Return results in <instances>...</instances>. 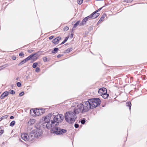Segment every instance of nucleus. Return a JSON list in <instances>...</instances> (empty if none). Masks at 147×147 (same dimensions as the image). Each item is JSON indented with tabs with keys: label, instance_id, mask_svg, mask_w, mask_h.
I'll list each match as a JSON object with an SVG mask.
<instances>
[{
	"label": "nucleus",
	"instance_id": "obj_1",
	"mask_svg": "<svg viewBox=\"0 0 147 147\" xmlns=\"http://www.w3.org/2000/svg\"><path fill=\"white\" fill-rule=\"evenodd\" d=\"M55 121L53 120H51V121H48L47 122L46 127L47 129L51 128V132L53 134H55L57 135H63L67 132V130L58 128L57 127V125L55 124Z\"/></svg>",
	"mask_w": 147,
	"mask_h": 147
},
{
	"label": "nucleus",
	"instance_id": "obj_2",
	"mask_svg": "<svg viewBox=\"0 0 147 147\" xmlns=\"http://www.w3.org/2000/svg\"><path fill=\"white\" fill-rule=\"evenodd\" d=\"M90 103L88 101L84 102L77 106V108L74 109V111L76 114L79 113H83L88 111L91 109Z\"/></svg>",
	"mask_w": 147,
	"mask_h": 147
},
{
	"label": "nucleus",
	"instance_id": "obj_3",
	"mask_svg": "<svg viewBox=\"0 0 147 147\" xmlns=\"http://www.w3.org/2000/svg\"><path fill=\"white\" fill-rule=\"evenodd\" d=\"M76 114L74 112L71 111L67 112L65 115V119L69 123H73L77 118Z\"/></svg>",
	"mask_w": 147,
	"mask_h": 147
},
{
	"label": "nucleus",
	"instance_id": "obj_4",
	"mask_svg": "<svg viewBox=\"0 0 147 147\" xmlns=\"http://www.w3.org/2000/svg\"><path fill=\"white\" fill-rule=\"evenodd\" d=\"M42 134L41 130L37 129L36 130H33L30 133V136L31 139L33 140L34 138H37L41 136Z\"/></svg>",
	"mask_w": 147,
	"mask_h": 147
},
{
	"label": "nucleus",
	"instance_id": "obj_5",
	"mask_svg": "<svg viewBox=\"0 0 147 147\" xmlns=\"http://www.w3.org/2000/svg\"><path fill=\"white\" fill-rule=\"evenodd\" d=\"M64 119L63 115L62 114L58 115L53 117L55 124L58 125L59 122H61Z\"/></svg>",
	"mask_w": 147,
	"mask_h": 147
},
{
	"label": "nucleus",
	"instance_id": "obj_6",
	"mask_svg": "<svg viewBox=\"0 0 147 147\" xmlns=\"http://www.w3.org/2000/svg\"><path fill=\"white\" fill-rule=\"evenodd\" d=\"M21 137L22 138L24 141H27L30 140H32L31 137L30 136V133L29 135L27 134H22L21 135Z\"/></svg>",
	"mask_w": 147,
	"mask_h": 147
},
{
	"label": "nucleus",
	"instance_id": "obj_7",
	"mask_svg": "<svg viewBox=\"0 0 147 147\" xmlns=\"http://www.w3.org/2000/svg\"><path fill=\"white\" fill-rule=\"evenodd\" d=\"M52 115H53L52 114L49 113L47 116L45 117L44 119V124L45 123H47V122L48 121H50V120L51 119V117H52Z\"/></svg>",
	"mask_w": 147,
	"mask_h": 147
},
{
	"label": "nucleus",
	"instance_id": "obj_8",
	"mask_svg": "<svg viewBox=\"0 0 147 147\" xmlns=\"http://www.w3.org/2000/svg\"><path fill=\"white\" fill-rule=\"evenodd\" d=\"M88 101L89 102H94L96 103L99 102L100 103H101V100H100L98 98H91L90 99H89L88 100Z\"/></svg>",
	"mask_w": 147,
	"mask_h": 147
},
{
	"label": "nucleus",
	"instance_id": "obj_9",
	"mask_svg": "<svg viewBox=\"0 0 147 147\" xmlns=\"http://www.w3.org/2000/svg\"><path fill=\"white\" fill-rule=\"evenodd\" d=\"M98 93L100 95H102L105 93H107L106 89L104 88H100L98 91Z\"/></svg>",
	"mask_w": 147,
	"mask_h": 147
},
{
	"label": "nucleus",
	"instance_id": "obj_10",
	"mask_svg": "<svg viewBox=\"0 0 147 147\" xmlns=\"http://www.w3.org/2000/svg\"><path fill=\"white\" fill-rule=\"evenodd\" d=\"M90 107L91 109H93L96 108L99 106L100 104L99 102L96 103L94 102H91V103L90 102Z\"/></svg>",
	"mask_w": 147,
	"mask_h": 147
},
{
	"label": "nucleus",
	"instance_id": "obj_11",
	"mask_svg": "<svg viewBox=\"0 0 147 147\" xmlns=\"http://www.w3.org/2000/svg\"><path fill=\"white\" fill-rule=\"evenodd\" d=\"M61 36H58L53 39L52 41V42L55 45H57L59 43V41L61 39Z\"/></svg>",
	"mask_w": 147,
	"mask_h": 147
},
{
	"label": "nucleus",
	"instance_id": "obj_12",
	"mask_svg": "<svg viewBox=\"0 0 147 147\" xmlns=\"http://www.w3.org/2000/svg\"><path fill=\"white\" fill-rule=\"evenodd\" d=\"M9 92L7 91H5L0 96V98L1 99H3L5 97L7 96L9 94Z\"/></svg>",
	"mask_w": 147,
	"mask_h": 147
},
{
	"label": "nucleus",
	"instance_id": "obj_13",
	"mask_svg": "<svg viewBox=\"0 0 147 147\" xmlns=\"http://www.w3.org/2000/svg\"><path fill=\"white\" fill-rule=\"evenodd\" d=\"M88 20L87 18L86 17L83 20H82V22L80 23V25L81 26H84V25L85 24L86 22Z\"/></svg>",
	"mask_w": 147,
	"mask_h": 147
},
{
	"label": "nucleus",
	"instance_id": "obj_14",
	"mask_svg": "<svg viewBox=\"0 0 147 147\" xmlns=\"http://www.w3.org/2000/svg\"><path fill=\"white\" fill-rule=\"evenodd\" d=\"M92 19H94L97 18L100 15V14L99 13H96V12L94 11L92 13Z\"/></svg>",
	"mask_w": 147,
	"mask_h": 147
},
{
	"label": "nucleus",
	"instance_id": "obj_15",
	"mask_svg": "<svg viewBox=\"0 0 147 147\" xmlns=\"http://www.w3.org/2000/svg\"><path fill=\"white\" fill-rule=\"evenodd\" d=\"M106 16V14H105V13H104L102 15V17L100 18V19L99 20L97 24H99L103 20L104 18Z\"/></svg>",
	"mask_w": 147,
	"mask_h": 147
},
{
	"label": "nucleus",
	"instance_id": "obj_16",
	"mask_svg": "<svg viewBox=\"0 0 147 147\" xmlns=\"http://www.w3.org/2000/svg\"><path fill=\"white\" fill-rule=\"evenodd\" d=\"M39 109V115H41L45 112V110L44 109Z\"/></svg>",
	"mask_w": 147,
	"mask_h": 147
},
{
	"label": "nucleus",
	"instance_id": "obj_17",
	"mask_svg": "<svg viewBox=\"0 0 147 147\" xmlns=\"http://www.w3.org/2000/svg\"><path fill=\"white\" fill-rule=\"evenodd\" d=\"M59 50L58 48L56 47L52 51V53H56Z\"/></svg>",
	"mask_w": 147,
	"mask_h": 147
},
{
	"label": "nucleus",
	"instance_id": "obj_18",
	"mask_svg": "<svg viewBox=\"0 0 147 147\" xmlns=\"http://www.w3.org/2000/svg\"><path fill=\"white\" fill-rule=\"evenodd\" d=\"M131 103L130 102H127L126 103V106L128 107H129V109L130 111L131 108Z\"/></svg>",
	"mask_w": 147,
	"mask_h": 147
},
{
	"label": "nucleus",
	"instance_id": "obj_19",
	"mask_svg": "<svg viewBox=\"0 0 147 147\" xmlns=\"http://www.w3.org/2000/svg\"><path fill=\"white\" fill-rule=\"evenodd\" d=\"M109 96V94L107 93H105L102 94V97L105 99L107 98Z\"/></svg>",
	"mask_w": 147,
	"mask_h": 147
},
{
	"label": "nucleus",
	"instance_id": "obj_20",
	"mask_svg": "<svg viewBox=\"0 0 147 147\" xmlns=\"http://www.w3.org/2000/svg\"><path fill=\"white\" fill-rule=\"evenodd\" d=\"M35 113L36 114H35V115H34V114H33L34 116H39V109H36V110H35Z\"/></svg>",
	"mask_w": 147,
	"mask_h": 147
},
{
	"label": "nucleus",
	"instance_id": "obj_21",
	"mask_svg": "<svg viewBox=\"0 0 147 147\" xmlns=\"http://www.w3.org/2000/svg\"><path fill=\"white\" fill-rule=\"evenodd\" d=\"M72 50V48H70L65 50L64 51V53H67L71 51Z\"/></svg>",
	"mask_w": 147,
	"mask_h": 147
},
{
	"label": "nucleus",
	"instance_id": "obj_22",
	"mask_svg": "<svg viewBox=\"0 0 147 147\" xmlns=\"http://www.w3.org/2000/svg\"><path fill=\"white\" fill-rule=\"evenodd\" d=\"M30 114L32 115V116H34V115H33V114H34V115L35 114H36V113H35V110H34V109H32L30 110Z\"/></svg>",
	"mask_w": 147,
	"mask_h": 147
},
{
	"label": "nucleus",
	"instance_id": "obj_23",
	"mask_svg": "<svg viewBox=\"0 0 147 147\" xmlns=\"http://www.w3.org/2000/svg\"><path fill=\"white\" fill-rule=\"evenodd\" d=\"M80 21H78L74 25L73 28H76L79 24L80 25Z\"/></svg>",
	"mask_w": 147,
	"mask_h": 147
},
{
	"label": "nucleus",
	"instance_id": "obj_24",
	"mask_svg": "<svg viewBox=\"0 0 147 147\" xmlns=\"http://www.w3.org/2000/svg\"><path fill=\"white\" fill-rule=\"evenodd\" d=\"M16 122L15 121H13L10 123L9 125L11 127H13L15 124Z\"/></svg>",
	"mask_w": 147,
	"mask_h": 147
},
{
	"label": "nucleus",
	"instance_id": "obj_25",
	"mask_svg": "<svg viewBox=\"0 0 147 147\" xmlns=\"http://www.w3.org/2000/svg\"><path fill=\"white\" fill-rule=\"evenodd\" d=\"M9 93L12 94H14L15 93V92L13 90H9Z\"/></svg>",
	"mask_w": 147,
	"mask_h": 147
},
{
	"label": "nucleus",
	"instance_id": "obj_26",
	"mask_svg": "<svg viewBox=\"0 0 147 147\" xmlns=\"http://www.w3.org/2000/svg\"><path fill=\"white\" fill-rule=\"evenodd\" d=\"M39 53V51H38L36 53H34V54H32L31 55H33V57H36H36L38 56V54Z\"/></svg>",
	"mask_w": 147,
	"mask_h": 147
},
{
	"label": "nucleus",
	"instance_id": "obj_27",
	"mask_svg": "<svg viewBox=\"0 0 147 147\" xmlns=\"http://www.w3.org/2000/svg\"><path fill=\"white\" fill-rule=\"evenodd\" d=\"M38 63L37 62H35L32 65V67L34 68H36L37 65H38Z\"/></svg>",
	"mask_w": 147,
	"mask_h": 147
},
{
	"label": "nucleus",
	"instance_id": "obj_28",
	"mask_svg": "<svg viewBox=\"0 0 147 147\" xmlns=\"http://www.w3.org/2000/svg\"><path fill=\"white\" fill-rule=\"evenodd\" d=\"M33 57V55H32L31 54L29 55L28 57H27V58L29 60L32 59Z\"/></svg>",
	"mask_w": 147,
	"mask_h": 147
},
{
	"label": "nucleus",
	"instance_id": "obj_29",
	"mask_svg": "<svg viewBox=\"0 0 147 147\" xmlns=\"http://www.w3.org/2000/svg\"><path fill=\"white\" fill-rule=\"evenodd\" d=\"M92 16H93V15H92L91 14V15L88 16L87 17H86L87 18V19H88V20H90V19H92Z\"/></svg>",
	"mask_w": 147,
	"mask_h": 147
},
{
	"label": "nucleus",
	"instance_id": "obj_30",
	"mask_svg": "<svg viewBox=\"0 0 147 147\" xmlns=\"http://www.w3.org/2000/svg\"><path fill=\"white\" fill-rule=\"evenodd\" d=\"M86 122V120L85 119H82L81 121V123L82 124H85Z\"/></svg>",
	"mask_w": 147,
	"mask_h": 147
},
{
	"label": "nucleus",
	"instance_id": "obj_31",
	"mask_svg": "<svg viewBox=\"0 0 147 147\" xmlns=\"http://www.w3.org/2000/svg\"><path fill=\"white\" fill-rule=\"evenodd\" d=\"M83 0H78V3L79 5L83 3Z\"/></svg>",
	"mask_w": 147,
	"mask_h": 147
},
{
	"label": "nucleus",
	"instance_id": "obj_32",
	"mask_svg": "<svg viewBox=\"0 0 147 147\" xmlns=\"http://www.w3.org/2000/svg\"><path fill=\"white\" fill-rule=\"evenodd\" d=\"M24 63H25V62L24 61V60H23L22 61H21L20 63H19V64H18V65L19 66L21 65L22 64H23Z\"/></svg>",
	"mask_w": 147,
	"mask_h": 147
},
{
	"label": "nucleus",
	"instance_id": "obj_33",
	"mask_svg": "<svg viewBox=\"0 0 147 147\" xmlns=\"http://www.w3.org/2000/svg\"><path fill=\"white\" fill-rule=\"evenodd\" d=\"M69 29V28L68 26H66L63 28V30L65 31H67Z\"/></svg>",
	"mask_w": 147,
	"mask_h": 147
},
{
	"label": "nucleus",
	"instance_id": "obj_34",
	"mask_svg": "<svg viewBox=\"0 0 147 147\" xmlns=\"http://www.w3.org/2000/svg\"><path fill=\"white\" fill-rule=\"evenodd\" d=\"M17 85L18 87H20L21 86L22 84L20 82H18L17 83Z\"/></svg>",
	"mask_w": 147,
	"mask_h": 147
},
{
	"label": "nucleus",
	"instance_id": "obj_35",
	"mask_svg": "<svg viewBox=\"0 0 147 147\" xmlns=\"http://www.w3.org/2000/svg\"><path fill=\"white\" fill-rule=\"evenodd\" d=\"M105 6H103L101 7H100V8L99 9H98L97 10H96V11H95L96 12V13H97L99 11H100V10H101V9L103 7H104Z\"/></svg>",
	"mask_w": 147,
	"mask_h": 147
},
{
	"label": "nucleus",
	"instance_id": "obj_36",
	"mask_svg": "<svg viewBox=\"0 0 147 147\" xmlns=\"http://www.w3.org/2000/svg\"><path fill=\"white\" fill-rule=\"evenodd\" d=\"M40 71V69L39 67H37L35 69V71L36 72H38Z\"/></svg>",
	"mask_w": 147,
	"mask_h": 147
},
{
	"label": "nucleus",
	"instance_id": "obj_37",
	"mask_svg": "<svg viewBox=\"0 0 147 147\" xmlns=\"http://www.w3.org/2000/svg\"><path fill=\"white\" fill-rule=\"evenodd\" d=\"M8 117V116L7 115H4V116H2L1 118V119H6Z\"/></svg>",
	"mask_w": 147,
	"mask_h": 147
},
{
	"label": "nucleus",
	"instance_id": "obj_38",
	"mask_svg": "<svg viewBox=\"0 0 147 147\" xmlns=\"http://www.w3.org/2000/svg\"><path fill=\"white\" fill-rule=\"evenodd\" d=\"M24 94V92H22L20 93L19 94V95L20 96H22Z\"/></svg>",
	"mask_w": 147,
	"mask_h": 147
},
{
	"label": "nucleus",
	"instance_id": "obj_39",
	"mask_svg": "<svg viewBox=\"0 0 147 147\" xmlns=\"http://www.w3.org/2000/svg\"><path fill=\"white\" fill-rule=\"evenodd\" d=\"M133 0H125V1L127 3L131 2H132Z\"/></svg>",
	"mask_w": 147,
	"mask_h": 147
},
{
	"label": "nucleus",
	"instance_id": "obj_40",
	"mask_svg": "<svg viewBox=\"0 0 147 147\" xmlns=\"http://www.w3.org/2000/svg\"><path fill=\"white\" fill-rule=\"evenodd\" d=\"M43 61L45 62H46L47 61V58L46 57H43Z\"/></svg>",
	"mask_w": 147,
	"mask_h": 147
},
{
	"label": "nucleus",
	"instance_id": "obj_41",
	"mask_svg": "<svg viewBox=\"0 0 147 147\" xmlns=\"http://www.w3.org/2000/svg\"><path fill=\"white\" fill-rule=\"evenodd\" d=\"M74 126L75 128H78V127H79V125L78 124L75 123L74 125Z\"/></svg>",
	"mask_w": 147,
	"mask_h": 147
},
{
	"label": "nucleus",
	"instance_id": "obj_42",
	"mask_svg": "<svg viewBox=\"0 0 147 147\" xmlns=\"http://www.w3.org/2000/svg\"><path fill=\"white\" fill-rule=\"evenodd\" d=\"M69 38V36H67V37H66L65 38V39H64V40L65 42H66L67 41V40Z\"/></svg>",
	"mask_w": 147,
	"mask_h": 147
},
{
	"label": "nucleus",
	"instance_id": "obj_43",
	"mask_svg": "<svg viewBox=\"0 0 147 147\" xmlns=\"http://www.w3.org/2000/svg\"><path fill=\"white\" fill-rule=\"evenodd\" d=\"M24 55V54L22 53H20L19 54V55L20 56H23Z\"/></svg>",
	"mask_w": 147,
	"mask_h": 147
},
{
	"label": "nucleus",
	"instance_id": "obj_44",
	"mask_svg": "<svg viewBox=\"0 0 147 147\" xmlns=\"http://www.w3.org/2000/svg\"><path fill=\"white\" fill-rule=\"evenodd\" d=\"M3 133V130L1 129L0 130V135H1Z\"/></svg>",
	"mask_w": 147,
	"mask_h": 147
},
{
	"label": "nucleus",
	"instance_id": "obj_45",
	"mask_svg": "<svg viewBox=\"0 0 147 147\" xmlns=\"http://www.w3.org/2000/svg\"><path fill=\"white\" fill-rule=\"evenodd\" d=\"M54 37V36H52L49 38V40H51Z\"/></svg>",
	"mask_w": 147,
	"mask_h": 147
},
{
	"label": "nucleus",
	"instance_id": "obj_46",
	"mask_svg": "<svg viewBox=\"0 0 147 147\" xmlns=\"http://www.w3.org/2000/svg\"><path fill=\"white\" fill-rule=\"evenodd\" d=\"M24 61H25V63H26V62L27 61H28L29 60L27 58V57L25 59H24Z\"/></svg>",
	"mask_w": 147,
	"mask_h": 147
},
{
	"label": "nucleus",
	"instance_id": "obj_47",
	"mask_svg": "<svg viewBox=\"0 0 147 147\" xmlns=\"http://www.w3.org/2000/svg\"><path fill=\"white\" fill-rule=\"evenodd\" d=\"M12 59L13 60H15L16 59V57L15 56H13L12 57Z\"/></svg>",
	"mask_w": 147,
	"mask_h": 147
},
{
	"label": "nucleus",
	"instance_id": "obj_48",
	"mask_svg": "<svg viewBox=\"0 0 147 147\" xmlns=\"http://www.w3.org/2000/svg\"><path fill=\"white\" fill-rule=\"evenodd\" d=\"M34 51L33 50H30L28 51V52L29 53H31Z\"/></svg>",
	"mask_w": 147,
	"mask_h": 147
},
{
	"label": "nucleus",
	"instance_id": "obj_49",
	"mask_svg": "<svg viewBox=\"0 0 147 147\" xmlns=\"http://www.w3.org/2000/svg\"><path fill=\"white\" fill-rule=\"evenodd\" d=\"M73 35H74V34H72V33L71 34L70 36V38H72L73 37Z\"/></svg>",
	"mask_w": 147,
	"mask_h": 147
},
{
	"label": "nucleus",
	"instance_id": "obj_50",
	"mask_svg": "<svg viewBox=\"0 0 147 147\" xmlns=\"http://www.w3.org/2000/svg\"><path fill=\"white\" fill-rule=\"evenodd\" d=\"M66 42L64 40L62 42L60 45H61L64 44Z\"/></svg>",
	"mask_w": 147,
	"mask_h": 147
},
{
	"label": "nucleus",
	"instance_id": "obj_51",
	"mask_svg": "<svg viewBox=\"0 0 147 147\" xmlns=\"http://www.w3.org/2000/svg\"><path fill=\"white\" fill-rule=\"evenodd\" d=\"M14 118L13 116H11L10 117V118L11 119H13Z\"/></svg>",
	"mask_w": 147,
	"mask_h": 147
},
{
	"label": "nucleus",
	"instance_id": "obj_52",
	"mask_svg": "<svg viewBox=\"0 0 147 147\" xmlns=\"http://www.w3.org/2000/svg\"><path fill=\"white\" fill-rule=\"evenodd\" d=\"M61 55L60 54H59L58 55L57 57H58V58H59V57H61Z\"/></svg>",
	"mask_w": 147,
	"mask_h": 147
},
{
	"label": "nucleus",
	"instance_id": "obj_53",
	"mask_svg": "<svg viewBox=\"0 0 147 147\" xmlns=\"http://www.w3.org/2000/svg\"><path fill=\"white\" fill-rule=\"evenodd\" d=\"M3 68V66H1L0 67V70H1Z\"/></svg>",
	"mask_w": 147,
	"mask_h": 147
},
{
	"label": "nucleus",
	"instance_id": "obj_54",
	"mask_svg": "<svg viewBox=\"0 0 147 147\" xmlns=\"http://www.w3.org/2000/svg\"><path fill=\"white\" fill-rule=\"evenodd\" d=\"M14 85L13 84H12L11 85V87L12 88H13V87L14 86Z\"/></svg>",
	"mask_w": 147,
	"mask_h": 147
},
{
	"label": "nucleus",
	"instance_id": "obj_55",
	"mask_svg": "<svg viewBox=\"0 0 147 147\" xmlns=\"http://www.w3.org/2000/svg\"><path fill=\"white\" fill-rule=\"evenodd\" d=\"M2 120V119H1V117L0 118V121H1Z\"/></svg>",
	"mask_w": 147,
	"mask_h": 147
},
{
	"label": "nucleus",
	"instance_id": "obj_56",
	"mask_svg": "<svg viewBox=\"0 0 147 147\" xmlns=\"http://www.w3.org/2000/svg\"><path fill=\"white\" fill-rule=\"evenodd\" d=\"M18 78H17L16 79V80H18Z\"/></svg>",
	"mask_w": 147,
	"mask_h": 147
},
{
	"label": "nucleus",
	"instance_id": "obj_57",
	"mask_svg": "<svg viewBox=\"0 0 147 147\" xmlns=\"http://www.w3.org/2000/svg\"><path fill=\"white\" fill-rule=\"evenodd\" d=\"M67 44H65L64 45H67Z\"/></svg>",
	"mask_w": 147,
	"mask_h": 147
},
{
	"label": "nucleus",
	"instance_id": "obj_58",
	"mask_svg": "<svg viewBox=\"0 0 147 147\" xmlns=\"http://www.w3.org/2000/svg\"><path fill=\"white\" fill-rule=\"evenodd\" d=\"M33 122H34V119H33Z\"/></svg>",
	"mask_w": 147,
	"mask_h": 147
},
{
	"label": "nucleus",
	"instance_id": "obj_59",
	"mask_svg": "<svg viewBox=\"0 0 147 147\" xmlns=\"http://www.w3.org/2000/svg\"><path fill=\"white\" fill-rule=\"evenodd\" d=\"M1 94V92H0V94Z\"/></svg>",
	"mask_w": 147,
	"mask_h": 147
}]
</instances>
